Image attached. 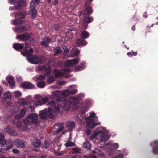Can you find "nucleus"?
<instances>
[{
    "instance_id": "nucleus-1",
    "label": "nucleus",
    "mask_w": 158,
    "mask_h": 158,
    "mask_svg": "<svg viewBox=\"0 0 158 158\" xmlns=\"http://www.w3.org/2000/svg\"><path fill=\"white\" fill-rule=\"evenodd\" d=\"M47 105L49 107L48 110H44L40 112V118L45 119L47 115H50L54 112H58L60 106L64 107L66 110H68L69 108V102H67L66 100L50 102H48Z\"/></svg>"
},
{
    "instance_id": "nucleus-2",
    "label": "nucleus",
    "mask_w": 158,
    "mask_h": 158,
    "mask_svg": "<svg viewBox=\"0 0 158 158\" xmlns=\"http://www.w3.org/2000/svg\"><path fill=\"white\" fill-rule=\"evenodd\" d=\"M33 49L31 47L29 50H25L21 52L23 56L27 57V61L33 64H37L40 62V57L39 55H32Z\"/></svg>"
},
{
    "instance_id": "nucleus-3",
    "label": "nucleus",
    "mask_w": 158,
    "mask_h": 158,
    "mask_svg": "<svg viewBox=\"0 0 158 158\" xmlns=\"http://www.w3.org/2000/svg\"><path fill=\"white\" fill-rule=\"evenodd\" d=\"M77 92V89H74L72 91L66 90L63 92L56 91L52 92V95L51 96V98L52 99L55 98L57 99V97L60 95H62L64 96H67L70 94H75Z\"/></svg>"
},
{
    "instance_id": "nucleus-4",
    "label": "nucleus",
    "mask_w": 158,
    "mask_h": 158,
    "mask_svg": "<svg viewBox=\"0 0 158 158\" xmlns=\"http://www.w3.org/2000/svg\"><path fill=\"white\" fill-rule=\"evenodd\" d=\"M38 117L36 114H31L28 116L26 119L23 120L24 123L26 126H29L31 123L36 124L38 121Z\"/></svg>"
},
{
    "instance_id": "nucleus-5",
    "label": "nucleus",
    "mask_w": 158,
    "mask_h": 158,
    "mask_svg": "<svg viewBox=\"0 0 158 158\" xmlns=\"http://www.w3.org/2000/svg\"><path fill=\"white\" fill-rule=\"evenodd\" d=\"M109 132V131L106 129V128H101V129L98 132V135H100L101 137V142H105L109 139L110 136L107 135Z\"/></svg>"
},
{
    "instance_id": "nucleus-6",
    "label": "nucleus",
    "mask_w": 158,
    "mask_h": 158,
    "mask_svg": "<svg viewBox=\"0 0 158 158\" xmlns=\"http://www.w3.org/2000/svg\"><path fill=\"white\" fill-rule=\"evenodd\" d=\"M90 115L86 118V123L87 126L89 128H92L97 125L96 124L94 123V119L95 114L94 112L89 113Z\"/></svg>"
},
{
    "instance_id": "nucleus-7",
    "label": "nucleus",
    "mask_w": 158,
    "mask_h": 158,
    "mask_svg": "<svg viewBox=\"0 0 158 158\" xmlns=\"http://www.w3.org/2000/svg\"><path fill=\"white\" fill-rule=\"evenodd\" d=\"M71 72L70 70L68 68L65 69L63 70H56L54 71V74L56 77H59L61 76L67 77L68 76L69 73Z\"/></svg>"
},
{
    "instance_id": "nucleus-8",
    "label": "nucleus",
    "mask_w": 158,
    "mask_h": 158,
    "mask_svg": "<svg viewBox=\"0 0 158 158\" xmlns=\"http://www.w3.org/2000/svg\"><path fill=\"white\" fill-rule=\"evenodd\" d=\"M32 35L31 33H25L21 35H18L16 37L17 40L26 41L28 40Z\"/></svg>"
},
{
    "instance_id": "nucleus-9",
    "label": "nucleus",
    "mask_w": 158,
    "mask_h": 158,
    "mask_svg": "<svg viewBox=\"0 0 158 158\" xmlns=\"http://www.w3.org/2000/svg\"><path fill=\"white\" fill-rule=\"evenodd\" d=\"M64 129L62 123H58L55 125L53 129V134L54 135L59 133Z\"/></svg>"
},
{
    "instance_id": "nucleus-10",
    "label": "nucleus",
    "mask_w": 158,
    "mask_h": 158,
    "mask_svg": "<svg viewBox=\"0 0 158 158\" xmlns=\"http://www.w3.org/2000/svg\"><path fill=\"white\" fill-rule=\"evenodd\" d=\"M17 103L19 105L23 106L26 108H32L31 102H27L24 98H21L19 99Z\"/></svg>"
},
{
    "instance_id": "nucleus-11",
    "label": "nucleus",
    "mask_w": 158,
    "mask_h": 158,
    "mask_svg": "<svg viewBox=\"0 0 158 158\" xmlns=\"http://www.w3.org/2000/svg\"><path fill=\"white\" fill-rule=\"evenodd\" d=\"M28 44L27 43H25L24 44L15 43L13 44V47L16 50H19L22 49L24 47L26 48L25 50H28Z\"/></svg>"
},
{
    "instance_id": "nucleus-12",
    "label": "nucleus",
    "mask_w": 158,
    "mask_h": 158,
    "mask_svg": "<svg viewBox=\"0 0 158 158\" xmlns=\"http://www.w3.org/2000/svg\"><path fill=\"white\" fill-rule=\"evenodd\" d=\"M83 97V95L82 94H80L78 95V97H72L69 98V102L70 103L75 104L77 103L79 101V99Z\"/></svg>"
},
{
    "instance_id": "nucleus-13",
    "label": "nucleus",
    "mask_w": 158,
    "mask_h": 158,
    "mask_svg": "<svg viewBox=\"0 0 158 158\" xmlns=\"http://www.w3.org/2000/svg\"><path fill=\"white\" fill-rule=\"evenodd\" d=\"M79 60L80 59L79 58H76L68 60L66 61L65 64V65L66 66H72L73 65L76 64H77Z\"/></svg>"
},
{
    "instance_id": "nucleus-14",
    "label": "nucleus",
    "mask_w": 158,
    "mask_h": 158,
    "mask_svg": "<svg viewBox=\"0 0 158 158\" xmlns=\"http://www.w3.org/2000/svg\"><path fill=\"white\" fill-rule=\"evenodd\" d=\"M20 87L23 88L31 89L35 88V85L30 82H23L20 84Z\"/></svg>"
},
{
    "instance_id": "nucleus-15",
    "label": "nucleus",
    "mask_w": 158,
    "mask_h": 158,
    "mask_svg": "<svg viewBox=\"0 0 158 158\" xmlns=\"http://www.w3.org/2000/svg\"><path fill=\"white\" fill-rule=\"evenodd\" d=\"M35 5L34 2L32 1L31 3L30 11L29 13V14H31L32 17L33 18H35L36 17L37 13L35 9Z\"/></svg>"
},
{
    "instance_id": "nucleus-16",
    "label": "nucleus",
    "mask_w": 158,
    "mask_h": 158,
    "mask_svg": "<svg viewBox=\"0 0 158 158\" xmlns=\"http://www.w3.org/2000/svg\"><path fill=\"white\" fill-rule=\"evenodd\" d=\"M13 143L14 145L19 148H23L25 146L24 142L21 140H15Z\"/></svg>"
},
{
    "instance_id": "nucleus-17",
    "label": "nucleus",
    "mask_w": 158,
    "mask_h": 158,
    "mask_svg": "<svg viewBox=\"0 0 158 158\" xmlns=\"http://www.w3.org/2000/svg\"><path fill=\"white\" fill-rule=\"evenodd\" d=\"M25 114V110L23 109H21L20 111L19 114L15 116V118L16 119L22 118L24 116Z\"/></svg>"
},
{
    "instance_id": "nucleus-18",
    "label": "nucleus",
    "mask_w": 158,
    "mask_h": 158,
    "mask_svg": "<svg viewBox=\"0 0 158 158\" xmlns=\"http://www.w3.org/2000/svg\"><path fill=\"white\" fill-rule=\"evenodd\" d=\"M6 131L11 135L14 136H17V134L16 132L13 131L12 128L10 126H8L6 127Z\"/></svg>"
},
{
    "instance_id": "nucleus-19",
    "label": "nucleus",
    "mask_w": 158,
    "mask_h": 158,
    "mask_svg": "<svg viewBox=\"0 0 158 158\" xmlns=\"http://www.w3.org/2000/svg\"><path fill=\"white\" fill-rule=\"evenodd\" d=\"M66 125V127L69 130L73 129L75 127V123L73 122H67Z\"/></svg>"
},
{
    "instance_id": "nucleus-20",
    "label": "nucleus",
    "mask_w": 158,
    "mask_h": 158,
    "mask_svg": "<svg viewBox=\"0 0 158 158\" xmlns=\"http://www.w3.org/2000/svg\"><path fill=\"white\" fill-rule=\"evenodd\" d=\"M83 38L79 39L77 41V44L79 46H85L87 44V43Z\"/></svg>"
},
{
    "instance_id": "nucleus-21",
    "label": "nucleus",
    "mask_w": 158,
    "mask_h": 158,
    "mask_svg": "<svg viewBox=\"0 0 158 158\" xmlns=\"http://www.w3.org/2000/svg\"><path fill=\"white\" fill-rule=\"evenodd\" d=\"M27 28L25 27L19 26L15 28V31L22 32L27 30Z\"/></svg>"
},
{
    "instance_id": "nucleus-22",
    "label": "nucleus",
    "mask_w": 158,
    "mask_h": 158,
    "mask_svg": "<svg viewBox=\"0 0 158 158\" xmlns=\"http://www.w3.org/2000/svg\"><path fill=\"white\" fill-rule=\"evenodd\" d=\"M6 79L11 87V88H13L15 85V83L13 81V77L11 76H8L6 77Z\"/></svg>"
},
{
    "instance_id": "nucleus-23",
    "label": "nucleus",
    "mask_w": 158,
    "mask_h": 158,
    "mask_svg": "<svg viewBox=\"0 0 158 158\" xmlns=\"http://www.w3.org/2000/svg\"><path fill=\"white\" fill-rule=\"evenodd\" d=\"M12 15L15 16L16 18H23L25 17V14L23 12H19L18 14L16 12H15Z\"/></svg>"
},
{
    "instance_id": "nucleus-24",
    "label": "nucleus",
    "mask_w": 158,
    "mask_h": 158,
    "mask_svg": "<svg viewBox=\"0 0 158 158\" xmlns=\"http://www.w3.org/2000/svg\"><path fill=\"white\" fill-rule=\"evenodd\" d=\"M4 98L5 100L11 99V96L10 93L9 91L5 93L4 94Z\"/></svg>"
},
{
    "instance_id": "nucleus-25",
    "label": "nucleus",
    "mask_w": 158,
    "mask_h": 158,
    "mask_svg": "<svg viewBox=\"0 0 158 158\" xmlns=\"http://www.w3.org/2000/svg\"><path fill=\"white\" fill-rule=\"evenodd\" d=\"M51 40L49 38H45L44 41L41 42V44L43 46L47 47L48 46V43L51 41Z\"/></svg>"
},
{
    "instance_id": "nucleus-26",
    "label": "nucleus",
    "mask_w": 158,
    "mask_h": 158,
    "mask_svg": "<svg viewBox=\"0 0 158 158\" xmlns=\"http://www.w3.org/2000/svg\"><path fill=\"white\" fill-rule=\"evenodd\" d=\"M93 20L91 17L88 16H85L83 19V22L84 23H90Z\"/></svg>"
},
{
    "instance_id": "nucleus-27",
    "label": "nucleus",
    "mask_w": 158,
    "mask_h": 158,
    "mask_svg": "<svg viewBox=\"0 0 158 158\" xmlns=\"http://www.w3.org/2000/svg\"><path fill=\"white\" fill-rule=\"evenodd\" d=\"M81 36L82 38L86 39L89 37V34L88 32L84 31L81 32Z\"/></svg>"
},
{
    "instance_id": "nucleus-28",
    "label": "nucleus",
    "mask_w": 158,
    "mask_h": 158,
    "mask_svg": "<svg viewBox=\"0 0 158 158\" xmlns=\"http://www.w3.org/2000/svg\"><path fill=\"white\" fill-rule=\"evenodd\" d=\"M80 52V51L76 48H73L72 51V53L75 56L78 55Z\"/></svg>"
},
{
    "instance_id": "nucleus-29",
    "label": "nucleus",
    "mask_w": 158,
    "mask_h": 158,
    "mask_svg": "<svg viewBox=\"0 0 158 158\" xmlns=\"http://www.w3.org/2000/svg\"><path fill=\"white\" fill-rule=\"evenodd\" d=\"M92 152L94 153H96L100 156H104V154L103 152L97 148H95L94 150L92 151Z\"/></svg>"
},
{
    "instance_id": "nucleus-30",
    "label": "nucleus",
    "mask_w": 158,
    "mask_h": 158,
    "mask_svg": "<svg viewBox=\"0 0 158 158\" xmlns=\"http://www.w3.org/2000/svg\"><path fill=\"white\" fill-rule=\"evenodd\" d=\"M6 143V141L3 139V135L0 133V144L4 145Z\"/></svg>"
},
{
    "instance_id": "nucleus-31",
    "label": "nucleus",
    "mask_w": 158,
    "mask_h": 158,
    "mask_svg": "<svg viewBox=\"0 0 158 158\" xmlns=\"http://www.w3.org/2000/svg\"><path fill=\"white\" fill-rule=\"evenodd\" d=\"M92 12V10L90 7L88 6L85 7L84 12L85 14H90Z\"/></svg>"
},
{
    "instance_id": "nucleus-32",
    "label": "nucleus",
    "mask_w": 158,
    "mask_h": 158,
    "mask_svg": "<svg viewBox=\"0 0 158 158\" xmlns=\"http://www.w3.org/2000/svg\"><path fill=\"white\" fill-rule=\"evenodd\" d=\"M33 146L35 147H38L40 145V140L38 139H35L32 143Z\"/></svg>"
},
{
    "instance_id": "nucleus-33",
    "label": "nucleus",
    "mask_w": 158,
    "mask_h": 158,
    "mask_svg": "<svg viewBox=\"0 0 158 158\" xmlns=\"http://www.w3.org/2000/svg\"><path fill=\"white\" fill-rule=\"evenodd\" d=\"M9 2L11 4L16 3L17 6H20V0H9Z\"/></svg>"
},
{
    "instance_id": "nucleus-34",
    "label": "nucleus",
    "mask_w": 158,
    "mask_h": 158,
    "mask_svg": "<svg viewBox=\"0 0 158 158\" xmlns=\"http://www.w3.org/2000/svg\"><path fill=\"white\" fill-rule=\"evenodd\" d=\"M34 79L37 84L38 87H40V77L38 76H35L34 77Z\"/></svg>"
},
{
    "instance_id": "nucleus-35",
    "label": "nucleus",
    "mask_w": 158,
    "mask_h": 158,
    "mask_svg": "<svg viewBox=\"0 0 158 158\" xmlns=\"http://www.w3.org/2000/svg\"><path fill=\"white\" fill-rule=\"evenodd\" d=\"M55 52L54 54L55 56H57L58 55V54L60 53L61 52V50L60 48L59 47H56L55 49Z\"/></svg>"
},
{
    "instance_id": "nucleus-36",
    "label": "nucleus",
    "mask_w": 158,
    "mask_h": 158,
    "mask_svg": "<svg viewBox=\"0 0 158 158\" xmlns=\"http://www.w3.org/2000/svg\"><path fill=\"white\" fill-rule=\"evenodd\" d=\"M13 94L15 97L18 98L21 95L22 93L20 91H17L14 92Z\"/></svg>"
},
{
    "instance_id": "nucleus-37",
    "label": "nucleus",
    "mask_w": 158,
    "mask_h": 158,
    "mask_svg": "<svg viewBox=\"0 0 158 158\" xmlns=\"http://www.w3.org/2000/svg\"><path fill=\"white\" fill-rule=\"evenodd\" d=\"M12 23L16 25L21 24L23 23V21L21 20H13Z\"/></svg>"
},
{
    "instance_id": "nucleus-38",
    "label": "nucleus",
    "mask_w": 158,
    "mask_h": 158,
    "mask_svg": "<svg viewBox=\"0 0 158 158\" xmlns=\"http://www.w3.org/2000/svg\"><path fill=\"white\" fill-rule=\"evenodd\" d=\"M83 147L88 149H89L91 148V145L89 142H85L83 143Z\"/></svg>"
},
{
    "instance_id": "nucleus-39",
    "label": "nucleus",
    "mask_w": 158,
    "mask_h": 158,
    "mask_svg": "<svg viewBox=\"0 0 158 158\" xmlns=\"http://www.w3.org/2000/svg\"><path fill=\"white\" fill-rule=\"evenodd\" d=\"M48 101V98L47 97L43 98L41 101H40V105L44 104Z\"/></svg>"
},
{
    "instance_id": "nucleus-40",
    "label": "nucleus",
    "mask_w": 158,
    "mask_h": 158,
    "mask_svg": "<svg viewBox=\"0 0 158 158\" xmlns=\"http://www.w3.org/2000/svg\"><path fill=\"white\" fill-rule=\"evenodd\" d=\"M20 6H17L14 7H10L9 8L10 10H17L19 9L20 8Z\"/></svg>"
},
{
    "instance_id": "nucleus-41",
    "label": "nucleus",
    "mask_w": 158,
    "mask_h": 158,
    "mask_svg": "<svg viewBox=\"0 0 158 158\" xmlns=\"http://www.w3.org/2000/svg\"><path fill=\"white\" fill-rule=\"evenodd\" d=\"M54 79L53 76H51L48 77L47 80V82L48 83H51L53 82Z\"/></svg>"
},
{
    "instance_id": "nucleus-42",
    "label": "nucleus",
    "mask_w": 158,
    "mask_h": 158,
    "mask_svg": "<svg viewBox=\"0 0 158 158\" xmlns=\"http://www.w3.org/2000/svg\"><path fill=\"white\" fill-rule=\"evenodd\" d=\"M83 116L82 115L81 113H78L77 114V117L82 122L83 120L84 119L83 118Z\"/></svg>"
},
{
    "instance_id": "nucleus-43",
    "label": "nucleus",
    "mask_w": 158,
    "mask_h": 158,
    "mask_svg": "<svg viewBox=\"0 0 158 158\" xmlns=\"http://www.w3.org/2000/svg\"><path fill=\"white\" fill-rule=\"evenodd\" d=\"M35 101L39 103L40 101V95H35L34 97Z\"/></svg>"
},
{
    "instance_id": "nucleus-44",
    "label": "nucleus",
    "mask_w": 158,
    "mask_h": 158,
    "mask_svg": "<svg viewBox=\"0 0 158 158\" xmlns=\"http://www.w3.org/2000/svg\"><path fill=\"white\" fill-rule=\"evenodd\" d=\"M98 135V132L97 133H94L90 137L89 139L92 140L93 139Z\"/></svg>"
},
{
    "instance_id": "nucleus-45",
    "label": "nucleus",
    "mask_w": 158,
    "mask_h": 158,
    "mask_svg": "<svg viewBox=\"0 0 158 158\" xmlns=\"http://www.w3.org/2000/svg\"><path fill=\"white\" fill-rule=\"evenodd\" d=\"M74 145V143L71 141H69L67 142L65 145L66 147L71 146Z\"/></svg>"
},
{
    "instance_id": "nucleus-46",
    "label": "nucleus",
    "mask_w": 158,
    "mask_h": 158,
    "mask_svg": "<svg viewBox=\"0 0 158 158\" xmlns=\"http://www.w3.org/2000/svg\"><path fill=\"white\" fill-rule=\"evenodd\" d=\"M80 152V150L78 148H75L73 149V153H78Z\"/></svg>"
},
{
    "instance_id": "nucleus-47",
    "label": "nucleus",
    "mask_w": 158,
    "mask_h": 158,
    "mask_svg": "<svg viewBox=\"0 0 158 158\" xmlns=\"http://www.w3.org/2000/svg\"><path fill=\"white\" fill-rule=\"evenodd\" d=\"M112 146L114 149H116L119 147V145L118 143H115L112 144Z\"/></svg>"
},
{
    "instance_id": "nucleus-48",
    "label": "nucleus",
    "mask_w": 158,
    "mask_h": 158,
    "mask_svg": "<svg viewBox=\"0 0 158 158\" xmlns=\"http://www.w3.org/2000/svg\"><path fill=\"white\" fill-rule=\"evenodd\" d=\"M83 69V67L80 66H77L75 68V70L76 71H80L82 70Z\"/></svg>"
},
{
    "instance_id": "nucleus-49",
    "label": "nucleus",
    "mask_w": 158,
    "mask_h": 158,
    "mask_svg": "<svg viewBox=\"0 0 158 158\" xmlns=\"http://www.w3.org/2000/svg\"><path fill=\"white\" fill-rule=\"evenodd\" d=\"M12 152L13 153H15V154H18L19 153V151L18 150L15 149H14L12 150Z\"/></svg>"
},
{
    "instance_id": "nucleus-50",
    "label": "nucleus",
    "mask_w": 158,
    "mask_h": 158,
    "mask_svg": "<svg viewBox=\"0 0 158 158\" xmlns=\"http://www.w3.org/2000/svg\"><path fill=\"white\" fill-rule=\"evenodd\" d=\"M44 147L45 148H47L49 146V143L47 142L46 141H45L44 142Z\"/></svg>"
},
{
    "instance_id": "nucleus-51",
    "label": "nucleus",
    "mask_w": 158,
    "mask_h": 158,
    "mask_svg": "<svg viewBox=\"0 0 158 158\" xmlns=\"http://www.w3.org/2000/svg\"><path fill=\"white\" fill-rule=\"evenodd\" d=\"M45 85V83L43 82L40 81V88H43L44 87Z\"/></svg>"
},
{
    "instance_id": "nucleus-52",
    "label": "nucleus",
    "mask_w": 158,
    "mask_h": 158,
    "mask_svg": "<svg viewBox=\"0 0 158 158\" xmlns=\"http://www.w3.org/2000/svg\"><path fill=\"white\" fill-rule=\"evenodd\" d=\"M87 111V109L86 108L83 109L81 111V113L83 114L85 113Z\"/></svg>"
},
{
    "instance_id": "nucleus-53",
    "label": "nucleus",
    "mask_w": 158,
    "mask_h": 158,
    "mask_svg": "<svg viewBox=\"0 0 158 158\" xmlns=\"http://www.w3.org/2000/svg\"><path fill=\"white\" fill-rule=\"evenodd\" d=\"M63 48L64 51L65 52L68 53L69 52V50L66 46H63Z\"/></svg>"
},
{
    "instance_id": "nucleus-54",
    "label": "nucleus",
    "mask_w": 158,
    "mask_h": 158,
    "mask_svg": "<svg viewBox=\"0 0 158 158\" xmlns=\"http://www.w3.org/2000/svg\"><path fill=\"white\" fill-rule=\"evenodd\" d=\"M16 79L17 81L18 82H21L22 81L21 77L18 76H16Z\"/></svg>"
},
{
    "instance_id": "nucleus-55",
    "label": "nucleus",
    "mask_w": 158,
    "mask_h": 158,
    "mask_svg": "<svg viewBox=\"0 0 158 158\" xmlns=\"http://www.w3.org/2000/svg\"><path fill=\"white\" fill-rule=\"evenodd\" d=\"M124 156V155L122 154H120L118 155L115 158H123Z\"/></svg>"
},
{
    "instance_id": "nucleus-56",
    "label": "nucleus",
    "mask_w": 158,
    "mask_h": 158,
    "mask_svg": "<svg viewBox=\"0 0 158 158\" xmlns=\"http://www.w3.org/2000/svg\"><path fill=\"white\" fill-rule=\"evenodd\" d=\"M46 76V75L44 74L43 75H41L40 76V79H44L45 78Z\"/></svg>"
},
{
    "instance_id": "nucleus-57",
    "label": "nucleus",
    "mask_w": 158,
    "mask_h": 158,
    "mask_svg": "<svg viewBox=\"0 0 158 158\" xmlns=\"http://www.w3.org/2000/svg\"><path fill=\"white\" fill-rule=\"evenodd\" d=\"M111 143L110 142H109L106 144V146L107 148H108L111 146Z\"/></svg>"
},
{
    "instance_id": "nucleus-58",
    "label": "nucleus",
    "mask_w": 158,
    "mask_h": 158,
    "mask_svg": "<svg viewBox=\"0 0 158 158\" xmlns=\"http://www.w3.org/2000/svg\"><path fill=\"white\" fill-rule=\"evenodd\" d=\"M12 148L13 146L12 145L9 146L6 148V150H9L12 149Z\"/></svg>"
},
{
    "instance_id": "nucleus-59",
    "label": "nucleus",
    "mask_w": 158,
    "mask_h": 158,
    "mask_svg": "<svg viewBox=\"0 0 158 158\" xmlns=\"http://www.w3.org/2000/svg\"><path fill=\"white\" fill-rule=\"evenodd\" d=\"M21 126V123L20 122H18L17 124V126L18 127H20Z\"/></svg>"
},
{
    "instance_id": "nucleus-60",
    "label": "nucleus",
    "mask_w": 158,
    "mask_h": 158,
    "mask_svg": "<svg viewBox=\"0 0 158 158\" xmlns=\"http://www.w3.org/2000/svg\"><path fill=\"white\" fill-rule=\"evenodd\" d=\"M87 25L85 24L84 23L83 24V27H82L83 29H85L87 28Z\"/></svg>"
},
{
    "instance_id": "nucleus-61",
    "label": "nucleus",
    "mask_w": 158,
    "mask_h": 158,
    "mask_svg": "<svg viewBox=\"0 0 158 158\" xmlns=\"http://www.w3.org/2000/svg\"><path fill=\"white\" fill-rule=\"evenodd\" d=\"M58 83L62 85H63L65 84V82L64 81H59Z\"/></svg>"
},
{
    "instance_id": "nucleus-62",
    "label": "nucleus",
    "mask_w": 158,
    "mask_h": 158,
    "mask_svg": "<svg viewBox=\"0 0 158 158\" xmlns=\"http://www.w3.org/2000/svg\"><path fill=\"white\" fill-rule=\"evenodd\" d=\"M86 132L87 134L88 135H89L91 133V131L89 130H87L86 131Z\"/></svg>"
},
{
    "instance_id": "nucleus-63",
    "label": "nucleus",
    "mask_w": 158,
    "mask_h": 158,
    "mask_svg": "<svg viewBox=\"0 0 158 158\" xmlns=\"http://www.w3.org/2000/svg\"><path fill=\"white\" fill-rule=\"evenodd\" d=\"M127 55L129 57L132 56H133V55L131 53L128 52L127 53Z\"/></svg>"
},
{
    "instance_id": "nucleus-64",
    "label": "nucleus",
    "mask_w": 158,
    "mask_h": 158,
    "mask_svg": "<svg viewBox=\"0 0 158 158\" xmlns=\"http://www.w3.org/2000/svg\"><path fill=\"white\" fill-rule=\"evenodd\" d=\"M71 158H80V157L79 156L76 155Z\"/></svg>"
}]
</instances>
